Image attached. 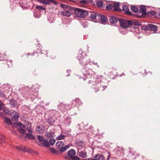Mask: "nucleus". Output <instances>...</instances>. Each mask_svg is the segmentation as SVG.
Returning a JSON list of instances; mask_svg holds the SVG:
<instances>
[{
	"label": "nucleus",
	"mask_w": 160,
	"mask_h": 160,
	"mask_svg": "<svg viewBox=\"0 0 160 160\" xmlns=\"http://www.w3.org/2000/svg\"><path fill=\"white\" fill-rule=\"evenodd\" d=\"M34 55V54H33L32 55L31 54V56H33Z\"/></svg>",
	"instance_id": "obj_54"
},
{
	"label": "nucleus",
	"mask_w": 160,
	"mask_h": 160,
	"mask_svg": "<svg viewBox=\"0 0 160 160\" xmlns=\"http://www.w3.org/2000/svg\"><path fill=\"white\" fill-rule=\"evenodd\" d=\"M5 138L2 135L0 136V143H2L4 142Z\"/></svg>",
	"instance_id": "obj_35"
},
{
	"label": "nucleus",
	"mask_w": 160,
	"mask_h": 160,
	"mask_svg": "<svg viewBox=\"0 0 160 160\" xmlns=\"http://www.w3.org/2000/svg\"><path fill=\"white\" fill-rule=\"evenodd\" d=\"M38 139L39 141V143H41L42 141L44 139V137L40 135H38L37 136Z\"/></svg>",
	"instance_id": "obj_29"
},
{
	"label": "nucleus",
	"mask_w": 160,
	"mask_h": 160,
	"mask_svg": "<svg viewBox=\"0 0 160 160\" xmlns=\"http://www.w3.org/2000/svg\"><path fill=\"white\" fill-rule=\"evenodd\" d=\"M82 7H84V6L83 5H82Z\"/></svg>",
	"instance_id": "obj_55"
},
{
	"label": "nucleus",
	"mask_w": 160,
	"mask_h": 160,
	"mask_svg": "<svg viewBox=\"0 0 160 160\" xmlns=\"http://www.w3.org/2000/svg\"><path fill=\"white\" fill-rule=\"evenodd\" d=\"M143 29H145L146 30H148V28L147 26H145V27H143Z\"/></svg>",
	"instance_id": "obj_48"
},
{
	"label": "nucleus",
	"mask_w": 160,
	"mask_h": 160,
	"mask_svg": "<svg viewBox=\"0 0 160 160\" xmlns=\"http://www.w3.org/2000/svg\"><path fill=\"white\" fill-rule=\"evenodd\" d=\"M131 9L132 11L135 12H137L138 11V8L134 6H131Z\"/></svg>",
	"instance_id": "obj_28"
},
{
	"label": "nucleus",
	"mask_w": 160,
	"mask_h": 160,
	"mask_svg": "<svg viewBox=\"0 0 160 160\" xmlns=\"http://www.w3.org/2000/svg\"><path fill=\"white\" fill-rule=\"evenodd\" d=\"M114 5L112 4H108L106 7L107 10H109L113 8Z\"/></svg>",
	"instance_id": "obj_25"
},
{
	"label": "nucleus",
	"mask_w": 160,
	"mask_h": 160,
	"mask_svg": "<svg viewBox=\"0 0 160 160\" xmlns=\"http://www.w3.org/2000/svg\"><path fill=\"white\" fill-rule=\"evenodd\" d=\"M54 133L52 132H48L46 133L45 135L48 137H50L52 136Z\"/></svg>",
	"instance_id": "obj_24"
},
{
	"label": "nucleus",
	"mask_w": 160,
	"mask_h": 160,
	"mask_svg": "<svg viewBox=\"0 0 160 160\" xmlns=\"http://www.w3.org/2000/svg\"><path fill=\"white\" fill-rule=\"evenodd\" d=\"M112 69L114 70V71H115V70H116V69H115L114 68H111L110 71H112Z\"/></svg>",
	"instance_id": "obj_50"
},
{
	"label": "nucleus",
	"mask_w": 160,
	"mask_h": 160,
	"mask_svg": "<svg viewBox=\"0 0 160 160\" xmlns=\"http://www.w3.org/2000/svg\"><path fill=\"white\" fill-rule=\"evenodd\" d=\"M91 160H97V159L96 158H95L94 159H91Z\"/></svg>",
	"instance_id": "obj_53"
},
{
	"label": "nucleus",
	"mask_w": 160,
	"mask_h": 160,
	"mask_svg": "<svg viewBox=\"0 0 160 160\" xmlns=\"http://www.w3.org/2000/svg\"><path fill=\"white\" fill-rule=\"evenodd\" d=\"M4 107V104L1 102L0 101V111L3 109Z\"/></svg>",
	"instance_id": "obj_38"
},
{
	"label": "nucleus",
	"mask_w": 160,
	"mask_h": 160,
	"mask_svg": "<svg viewBox=\"0 0 160 160\" xmlns=\"http://www.w3.org/2000/svg\"><path fill=\"white\" fill-rule=\"evenodd\" d=\"M80 2L82 4L84 5L87 4L89 3H91L92 2V0H83L80 1Z\"/></svg>",
	"instance_id": "obj_20"
},
{
	"label": "nucleus",
	"mask_w": 160,
	"mask_h": 160,
	"mask_svg": "<svg viewBox=\"0 0 160 160\" xmlns=\"http://www.w3.org/2000/svg\"><path fill=\"white\" fill-rule=\"evenodd\" d=\"M56 145L57 148L59 149V151L62 152L65 151L70 147L68 145L64 146V143L60 141L56 143Z\"/></svg>",
	"instance_id": "obj_3"
},
{
	"label": "nucleus",
	"mask_w": 160,
	"mask_h": 160,
	"mask_svg": "<svg viewBox=\"0 0 160 160\" xmlns=\"http://www.w3.org/2000/svg\"><path fill=\"white\" fill-rule=\"evenodd\" d=\"M16 148L20 151H22L24 152H28L29 153H32V152L31 150L28 148H26L24 146L20 145L19 146H17L16 147Z\"/></svg>",
	"instance_id": "obj_5"
},
{
	"label": "nucleus",
	"mask_w": 160,
	"mask_h": 160,
	"mask_svg": "<svg viewBox=\"0 0 160 160\" xmlns=\"http://www.w3.org/2000/svg\"><path fill=\"white\" fill-rule=\"evenodd\" d=\"M76 143L77 146L80 147H84L85 145L84 142L81 141H76Z\"/></svg>",
	"instance_id": "obj_15"
},
{
	"label": "nucleus",
	"mask_w": 160,
	"mask_h": 160,
	"mask_svg": "<svg viewBox=\"0 0 160 160\" xmlns=\"http://www.w3.org/2000/svg\"><path fill=\"white\" fill-rule=\"evenodd\" d=\"M68 156L64 157V158L66 159H68V157H69L70 158H71L72 160H80L81 159L79 157L75 156L76 154V152L75 151L72 149H71L68 151Z\"/></svg>",
	"instance_id": "obj_4"
},
{
	"label": "nucleus",
	"mask_w": 160,
	"mask_h": 160,
	"mask_svg": "<svg viewBox=\"0 0 160 160\" xmlns=\"http://www.w3.org/2000/svg\"><path fill=\"white\" fill-rule=\"evenodd\" d=\"M114 7L113 10L114 11H121V9L119 8V3L116 2L113 4Z\"/></svg>",
	"instance_id": "obj_12"
},
{
	"label": "nucleus",
	"mask_w": 160,
	"mask_h": 160,
	"mask_svg": "<svg viewBox=\"0 0 160 160\" xmlns=\"http://www.w3.org/2000/svg\"><path fill=\"white\" fill-rule=\"evenodd\" d=\"M86 160H91V159L90 158H89L86 159Z\"/></svg>",
	"instance_id": "obj_52"
},
{
	"label": "nucleus",
	"mask_w": 160,
	"mask_h": 160,
	"mask_svg": "<svg viewBox=\"0 0 160 160\" xmlns=\"http://www.w3.org/2000/svg\"><path fill=\"white\" fill-rule=\"evenodd\" d=\"M36 8L39 10L40 11H42V10H45V8L43 7L42 6H39L37 5L36 6Z\"/></svg>",
	"instance_id": "obj_31"
},
{
	"label": "nucleus",
	"mask_w": 160,
	"mask_h": 160,
	"mask_svg": "<svg viewBox=\"0 0 160 160\" xmlns=\"http://www.w3.org/2000/svg\"><path fill=\"white\" fill-rule=\"evenodd\" d=\"M26 55H28V56L27 57V58H28V56H30V55L29 53H27V54H26Z\"/></svg>",
	"instance_id": "obj_51"
},
{
	"label": "nucleus",
	"mask_w": 160,
	"mask_h": 160,
	"mask_svg": "<svg viewBox=\"0 0 160 160\" xmlns=\"http://www.w3.org/2000/svg\"><path fill=\"white\" fill-rule=\"evenodd\" d=\"M36 130L38 133H43L45 132L44 127L43 125H40L36 127Z\"/></svg>",
	"instance_id": "obj_6"
},
{
	"label": "nucleus",
	"mask_w": 160,
	"mask_h": 160,
	"mask_svg": "<svg viewBox=\"0 0 160 160\" xmlns=\"http://www.w3.org/2000/svg\"><path fill=\"white\" fill-rule=\"evenodd\" d=\"M94 158H96L97 160H104V156L102 154H98L94 157Z\"/></svg>",
	"instance_id": "obj_11"
},
{
	"label": "nucleus",
	"mask_w": 160,
	"mask_h": 160,
	"mask_svg": "<svg viewBox=\"0 0 160 160\" xmlns=\"http://www.w3.org/2000/svg\"><path fill=\"white\" fill-rule=\"evenodd\" d=\"M150 30L153 31L154 32L158 30V27L155 25L149 24L148 25Z\"/></svg>",
	"instance_id": "obj_14"
},
{
	"label": "nucleus",
	"mask_w": 160,
	"mask_h": 160,
	"mask_svg": "<svg viewBox=\"0 0 160 160\" xmlns=\"http://www.w3.org/2000/svg\"><path fill=\"white\" fill-rule=\"evenodd\" d=\"M96 13L95 12H92L91 14V17L92 19L94 20L97 17Z\"/></svg>",
	"instance_id": "obj_32"
},
{
	"label": "nucleus",
	"mask_w": 160,
	"mask_h": 160,
	"mask_svg": "<svg viewBox=\"0 0 160 160\" xmlns=\"http://www.w3.org/2000/svg\"><path fill=\"white\" fill-rule=\"evenodd\" d=\"M133 24L134 25H136L138 26H140L141 25V23L138 22H133Z\"/></svg>",
	"instance_id": "obj_36"
},
{
	"label": "nucleus",
	"mask_w": 160,
	"mask_h": 160,
	"mask_svg": "<svg viewBox=\"0 0 160 160\" xmlns=\"http://www.w3.org/2000/svg\"><path fill=\"white\" fill-rule=\"evenodd\" d=\"M51 2H52L53 3L55 4H56L57 3V2L56 1H53L52 0H50V3Z\"/></svg>",
	"instance_id": "obj_46"
},
{
	"label": "nucleus",
	"mask_w": 160,
	"mask_h": 160,
	"mask_svg": "<svg viewBox=\"0 0 160 160\" xmlns=\"http://www.w3.org/2000/svg\"><path fill=\"white\" fill-rule=\"evenodd\" d=\"M50 150L52 154H55L56 155L59 154L60 153V152L59 151L56 150L54 148H50Z\"/></svg>",
	"instance_id": "obj_19"
},
{
	"label": "nucleus",
	"mask_w": 160,
	"mask_h": 160,
	"mask_svg": "<svg viewBox=\"0 0 160 160\" xmlns=\"http://www.w3.org/2000/svg\"><path fill=\"white\" fill-rule=\"evenodd\" d=\"M61 7L62 8H68V9H74V8L73 7H68V6L64 4H61Z\"/></svg>",
	"instance_id": "obj_27"
},
{
	"label": "nucleus",
	"mask_w": 160,
	"mask_h": 160,
	"mask_svg": "<svg viewBox=\"0 0 160 160\" xmlns=\"http://www.w3.org/2000/svg\"><path fill=\"white\" fill-rule=\"evenodd\" d=\"M39 145L40 146H44L47 148L49 147L48 142L46 139H44L41 143H39Z\"/></svg>",
	"instance_id": "obj_10"
},
{
	"label": "nucleus",
	"mask_w": 160,
	"mask_h": 160,
	"mask_svg": "<svg viewBox=\"0 0 160 160\" xmlns=\"http://www.w3.org/2000/svg\"><path fill=\"white\" fill-rule=\"evenodd\" d=\"M146 8L145 6H140V8L139 9V12L142 13V15L141 16L138 15V17H142V16L146 15Z\"/></svg>",
	"instance_id": "obj_7"
},
{
	"label": "nucleus",
	"mask_w": 160,
	"mask_h": 160,
	"mask_svg": "<svg viewBox=\"0 0 160 160\" xmlns=\"http://www.w3.org/2000/svg\"><path fill=\"white\" fill-rule=\"evenodd\" d=\"M26 88L25 87H23L19 89L20 92L23 93L26 92Z\"/></svg>",
	"instance_id": "obj_33"
},
{
	"label": "nucleus",
	"mask_w": 160,
	"mask_h": 160,
	"mask_svg": "<svg viewBox=\"0 0 160 160\" xmlns=\"http://www.w3.org/2000/svg\"><path fill=\"white\" fill-rule=\"evenodd\" d=\"M15 112V111L13 110H11L10 111H9V114L12 115V113H14Z\"/></svg>",
	"instance_id": "obj_43"
},
{
	"label": "nucleus",
	"mask_w": 160,
	"mask_h": 160,
	"mask_svg": "<svg viewBox=\"0 0 160 160\" xmlns=\"http://www.w3.org/2000/svg\"><path fill=\"white\" fill-rule=\"evenodd\" d=\"M78 155L80 157L82 158H85L87 157V152L84 150L78 151Z\"/></svg>",
	"instance_id": "obj_8"
},
{
	"label": "nucleus",
	"mask_w": 160,
	"mask_h": 160,
	"mask_svg": "<svg viewBox=\"0 0 160 160\" xmlns=\"http://www.w3.org/2000/svg\"><path fill=\"white\" fill-rule=\"evenodd\" d=\"M15 102L14 101L12 100L10 102V104L12 106H14L15 105Z\"/></svg>",
	"instance_id": "obj_42"
},
{
	"label": "nucleus",
	"mask_w": 160,
	"mask_h": 160,
	"mask_svg": "<svg viewBox=\"0 0 160 160\" xmlns=\"http://www.w3.org/2000/svg\"><path fill=\"white\" fill-rule=\"evenodd\" d=\"M123 10L126 12V13L128 15H131V12L129 11L128 7L127 6H123L122 7Z\"/></svg>",
	"instance_id": "obj_13"
},
{
	"label": "nucleus",
	"mask_w": 160,
	"mask_h": 160,
	"mask_svg": "<svg viewBox=\"0 0 160 160\" xmlns=\"http://www.w3.org/2000/svg\"><path fill=\"white\" fill-rule=\"evenodd\" d=\"M0 96L1 97H3L4 96V94L2 92H0Z\"/></svg>",
	"instance_id": "obj_47"
},
{
	"label": "nucleus",
	"mask_w": 160,
	"mask_h": 160,
	"mask_svg": "<svg viewBox=\"0 0 160 160\" xmlns=\"http://www.w3.org/2000/svg\"><path fill=\"white\" fill-rule=\"evenodd\" d=\"M26 137L29 138H30L33 140H34L35 139V137L32 134L30 133H27L26 134Z\"/></svg>",
	"instance_id": "obj_26"
},
{
	"label": "nucleus",
	"mask_w": 160,
	"mask_h": 160,
	"mask_svg": "<svg viewBox=\"0 0 160 160\" xmlns=\"http://www.w3.org/2000/svg\"><path fill=\"white\" fill-rule=\"evenodd\" d=\"M119 21L120 26L124 28L130 27L133 24V22L132 21L127 19L119 18Z\"/></svg>",
	"instance_id": "obj_1"
},
{
	"label": "nucleus",
	"mask_w": 160,
	"mask_h": 160,
	"mask_svg": "<svg viewBox=\"0 0 160 160\" xmlns=\"http://www.w3.org/2000/svg\"><path fill=\"white\" fill-rule=\"evenodd\" d=\"M98 17L100 18L101 22L102 24L106 23L108 21V19L105 16L99 14Z\"/></svg>",
	"instance_id": "obj_9"
},
{
	"label": "nucleus",
	"mask_w": 160,
	"mask_h": 160,
	"mask_svg": "<svg viewBox=\"0 0 160 160\" xmlns=\"http://www.w3.org/2000/svg\"><path fill=\"white\" fill-rule=\"evenodd\" d=\"M17 125L18 126H20V128H24L25 127V126L24 125H23V124H22L21 123V122H18L17 124Z\"/></svg>",
	"instance_id": "obj_40"
},
{
	"label": "nucleus",
	"mask_w": 160,
	"mask_h": 160,
	"mask_svg": "<svg viewBox=\"0 0 160 160\" xmlns=\"http://www.w3.org/2000/svg\"><path fill=\"white\" fill-rule=\"evenodd\" d=\"M62 14L64 16L69 17L71 15V13L68 11H67L62 12Z\"/></svg>",
	"instance_id": "obj_22"
},
{
	"label": "nucleus",
	"mask_w": 160,
	"mask_h": 160,
	"mask_svg": "<svg viewBox=\"0 0 160 160\" xmlns=\"http://www.w3.org/2000/svg\"><path fill=\"white\" fill-rule=\"evenodd\" d=\"M4 122L8 125H11L12 124L11 120L8 118H4Z\"/></svg>",
	"instance_id": "obj_21"
},
{
	"label": "nucleus",
	"mask_w": 160,
	"mask_h": 160,
	"mask_svg": "<svg viewBox=\"0 0 160 160\" xmlns=\"http://www.w3.org/2000/svg\"><path fill=\"white\" fill-rule=\"evenodd\" d=\"M109 21L111 23H116L117 21V18L114 17H110L109 18Z\"/></svg>",
	"instance_id": "obj_16"
},
{
	"label": "nucleus",
	"mask_w": 160,
	"mask_h": 160,
	"mask_svg": "<svg viewBox=\"0 0 160 160\" xmlns=\"http://www.w3.org/2000/svg\"><path fill=\"white\" fill-rule=\"evenodd\" d=\"M50 0H38V1L43 4H50Z\"/></svg>",
	"instance_id": "obj_17"
},
{
	"label": "nucleus",
	"mask_w": 160,
	"mask_h": 160,
	"mask_svg": "<svg viewBox=\"0 0 160 160\" xmlns=\"http://www.w3.org/2000/svg\"><path fill=\"white\" fill-rule=\"evenodd\" d=\"M19 117V114L17 112H15V114L12 117V119L13 120L17 121L18 120Z\"/></svg>",
	"instance_id": "obj_18"
},
{
	"label": "nucleus",
	"mask_w": 160,
	"mask_h": 160,
	"mask_svg": "<svg viewBox=\"0 0 160 160\" xmlns=\"http://www.w3.org/2000/svg\"><path fill=\"white\" fill-rule=\"evenodd\" d=\"M97 5L99 7H102L103 6V3L102 1L98 2H97Z\"/></svg>",
	"instance_id": "obj_34"
},
{
	"label": "nucleus",
	"mask_w": 160,
	"mask_h": 160,
	"mask_svg": "<svg viewBox=\"0 0 160 160\" xmlns=\"http://www.w3.org/2000/svg\"><path fill=\"white\" fill-rule=\"evenodd\" d=\"M19 131L20 132L23 134L25 133L26 132V130L24 129L20 128L19 129Z\"/></svg>",
	"instance_id": "obj_37"
},
{
	"label": "nucleus",
	"mask_w": 160,
	"mask_h": 160,
	"mask_svg": "<svg viewBox=\"0 0 160 160\" xmlns=\"http://www.w3.org/2000/svg\"><path fill=\"white\" fill-rule=\"evenodd\" d=\"M75 13L77 17L83 18L88 15L87 11L78 8H75Z\"/></svg>",
	"instance_id": "obj_2"
},
{
	"label": "nucleus",
	"mask_w": 160,
	"mask_h": 160,
	"mask_svg": "<svg viewBox=\"0 0 160 160\" xmlns=\"http://www.w3.org/2000/svg\"><path fill=\"white\" fill-rule=\"evenodd\" d=\"M27 130L29 132H30L31 133H32V131L31 130L29 129H27Z\"/></svg>",
	"instance_id": "obj_49"
},
{
	"label": "nucleus",
	"mask_w": 160,
	"mask_h": 160,
	"mask_svg": "<svg viewBox=\"0 0 160 160\" xmlns=\"http://www.w3.org/2000/svg\"><path fill=\"white\" fill-rule=\"evenodd\" d=\"M81 56H80L78 57V59L80 60V62H81V61H82L84 59V58H81L80 59L79 58V57H81Z\"/></svg>",
	"instance_id": "obj_45"
},
{
	"label": "nucleus",
	"mask_w": 160,
	"mask_h": 160,
	"mask_svg": "<svg viewBox=\"0 0 160 160\" xmlns=\"http://www.w3.org/2000/svg\"><path fill=\"white\" fill-rule=\"evenodd\" d=\"M157 12L154 11H150L148 12V15H151L152 16H154L155 17L157 18Z\"/></svg>",
	"instance_id": "obj_23"
},
{
	"label": "nucleus",
	"mask_w": 160,
	"mask_h": 160,
	"mask_svg": "<svg viewBox=\"0 0 160 160\" xmlns=\"http://www.w3.org/2000/svg\"><path fill=\"white\" fill-rule=\"evenodd\" d=\"M3 112L6 113V115L8 114H9V111L8 109H4L3 110Z\"/></svg>",
	"instance_id": "obj_41"
},
{
	"label": "nucleus",
	"mask_w": 160,
	"mask_h": 160,
	"mask_svg": "<svg viewBox=\"0 0 160 160\" xmlns=\"http://www.w3.org/2000/svg\"><path fill=\"white\" fill-rule=\"evenodd\" d=\"M55 142V140L54 139H51L49 140V145H53Z\"/></svg>",
	"instance_id": "obj_30"
},
{
	"label": "nucleus",
	"mask_w": 160,
	"mask_h": 160,
	"mask_svg": "<svg viewBox=\"0 0 160 160\" xmlns=\"http://www.w3.org/2000/svg\"><path fill=\"white\" fill-rule=\"evenodd\" d=\"M65 138V136L63 135H61L59 136L58 138L57 139L58 140H61L64 139Z\"/></svg>",
	"instance_id": "obj_39"
},
{
	"label": "nucleus",
	"mask_w": 160,
	"mask_h": 160,
	"mask_svg": "<svg viewBox=\"0 0 160 160\" xmlns=\"http://www.w3.org/2000/svg\"><path fill=\"white\" fill-rule=\"evenodd\" d=\"M0 117L2 118H3L5 117L4 114L2 112L0 113Z\"/></svg>",
	"instance_id": "obj_44"
}]
</instances>
